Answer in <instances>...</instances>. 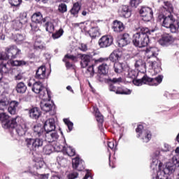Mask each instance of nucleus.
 I'll return each mask as SVG.
<instances>
[{
	"label": "nucleus",
	"instance_id": "f257e3e1",
	"mask_svg": "<svg viewBox=\"0 0 179 179\" xmlns=\"http://www.w3.org/2000/svg\"><path fill=\"white\" fill-rule=\"evenodd\" d=\"M163 10L164 12H167L168 15H159L157 17V22L162 23L164 27L169 29L176 21V18L171 15V12H173V4L169 1H164Z\"/></svg>",
	"mask_w": 179,
	"mask_h": 179
},
{
	"label": "nucleus",
	"instance_id": "f03ea898",
	"mask_svg": "<svg viewBox=\"0 0 179 179\" xmlns=\"http://www.w3.org/2000/svg\"><path fill=\"white\" fill-rule=\"evenodd\" d=\"M8 111L12 115L16 114V110L19 107V102L16 101H9V99L6 96L1 94L0 95V111H3L6 107H8Z\"/></svg>",
	"mask_w": 179,
	"mask_h": 179
},
{
	"label": "nucleus",
	"instance_id": "7ed1b4c3",
	"mask_svg": "<svg viewBox=\"0 0 179 179\" xmlns=\"http://www.w3.org/2000/svg\"><path fill=\"white\" fill-rule=\"evenodd\" d=\"M163 82V76H159L155 78H150L147 75H144V76L141 79H134L133 83L136 86H142V85H149V86H158Z\"/></svg>",
	"mask_w": 179,
	"mask_h": 179
},
{
	"label": "nucleus",
	"instance_id": "20e7f679",
	"mask_svg": "<svg viewBox=\"0 0 179 179\" xmlns=\"http://www.w3.org/2000/svg\"><path fill=\"white\" fill-rule=\"evenodd\" d=\"M32 92L39 95L40 99H44V97H48L50 99V94H51V92H50L41 82H35L33 84Z\"/></svg>",
	"mask_w": 179,
	"mask_h": 179
},
{
	"label": "nucleus",
	"instance_id": "39448f33",
	"mask_svg": "<svg viewBox=\"0 0 179 179\" xmlns=\"http://www.w3.org/2000/svg\"><path fill=\"white\" fill-rule=\"evenodd\" d=\"M133 43L139 48L146 47L149 44V36L147 34L137 32L133 36Z\"/></svg>",
	"mask_w": 179,
	"mask_h": 179
},
{
	"label": "nucleus",
	"instance_id": "423d86ee",
	"mask_svg": "<svg viewBox=\"0 0 179 179\" xmlns=\"http://www.w3.org/2000/svg\"><path fill=\"white\" fill-rule=\"evenodd\" d=\"M19 117H15L12 120H9V116L5 113H0V121L2 124L3 128L7 129L8 128H15L17 125V120Z\"/></svg>",
	"mask_w": 179,
	"mask_h": 179
},
{
	"label": "nucleus",
	"instance_id": "0eeeda50",
	"mask_svg": "<svg viewBox=\"0 0 179 179\" xmlns=\"http://www.w3.org/2000/svg\"><path fill=\"white\" fill-rule=\"evenodd\" d=\"M27 148L31 150H37L38 148L43 146V139L41 138H27L25 140Z\"/></svg>",
	"mask_w": 179,
	"mask_h": 179
},
{
	"label": "nucleus",
	"instance_id": "6e6552de",
	"mask_svg": "<svg viewBox=\"0 0 179 179\" xmlns=\"http://www.w3.org/2000/svg\"><path fill=\"white\" fill-rule=\"evenodd\" d=\"M45 96L42 99V101H41V108L42 111H44L45 113H50V111H52L54 110V103L51 102L50 101V99H51V94H50V98L48 96Z\"/></svg>",
	"mask_w": 179,
	"mask_h": 179
},
{
	"label": "nucleus",
	"instance_id": "1a4fd4ad",
	"mask_svg": "<svg viewBox=\"0 0 179 179\" xmlns=\"http://www.w3.org/2000/svg\"><path fill=\"white\" fill-rule=\"evenodd\" d=\"M157 55H159V49L156 47L148 48L145 50V57L147 62L156 59L157 61Z\"/></svg>",
	"mask_w": 179,
	"mask_h": 179
},
{
	"label": "nucleus",
	"instance_id": "9d476101",
	"mask_svg": "<svg viewBox=\"0 0 179 179\" xmlns=\"http://www.w3.org/2000/svg\"><path fill=\"white\" fill-rule=\"evenodd\" d=\"M6 59H15L17 58L18 55L20 54V50L17 48L16 45L10 46L6 49Z\"/></svg>",
	"mask_w": 179,
	"mask_h": 179
},
{
	"label": "nucleus",
	"instance_id": "9b49d317",
	"mask_svg": "<svg viewBox=\"0 0 179 179\" xmlns=\"http://www.w3.org/2000/svg\"><path fill=\"white\" fill-rule=\"evenodd\" d=\"M140 15L142 16L143 20L150 22L153 17V10L149 7L143 6L140 10Z\"/></svg>",
	"mask_w": 179,
	"mask_h": 179
},
{
	"label": "nucleus",
	"instance_id": "f8f14e48",
	"mask_svg": "<svg viewBox=\"0 0 179 179\" xmlns=\"http://www.w3.org/2000/svg\"><path fill=\"white\" fill-rule=\"evenodd\" d=\"M113 39L111 36H103L99 40V45L101 48H107L113 44Z\"/></svg>",
	"mask_w": 179,
	"mask_h": 179
},
{
	"label": "nucleus",
	"instance_id": "ddd939ff",
	"mask_svg": "<svg viewBox=\"0 0 179 179\" xmlns=\"http://www.w3.org/2000/svg\"><path fill=\"white\" fill-rule=\"evenodd\" d=\"M73 169L78 170V171H83L85 170V161L80 157H75L72 159Z\"/></svg>",
	"mask_w": 179,
	"mask_h": 179
},
{
	"label": "nucleus",
	"instance_id": "4468645a",
	"mask_svg": "<svg viewBox=\"0 0 179 179\" xmlns=\"http://www.w3.org/2000/svg\"><path fill=\"white\" fill-rule=\"evenodd\" d=\"M44 132L47 134L48 132H54L55 131V120L54 118H50L44 123Z\"/></svg>",
	"mask_w": 179,
	"mask_h": 179
},
{
	"label": "nucleus",
	"instance_id": "2eb2a0df",
	"mask_svg": "<svg viewBox=\"0 0 179 179\" xmlns=\"http://www.w3.org/2000/svg\"><path fill=\"white\" fill-rule=\"evenodd\" d=\"M46 72L47 69H45V66H41L36 70L35 78L38 79V80H44L48 78Z\"/></svg>",
	"mask_w": 179,
	"mask_h": 179
},
{
	"label": "nucleus",
	"instance_id": "dca6fc26",
	"mask_svg": "<svg viewBox=\"0 0 179 179\" xmlns=\"http://www.w3.org/2000/svg\"><path fill=\"white\" fill-rule=\"evenodd\" d=\"M107 82L109 85V90L110 92H117V87L114 85L113 83H122L123 80L122 78L120 77L118 78H108Z\"/></svg>",
	"mask_w": 179,
	"mask_h": 179
},
{
	"label": "nucleus",
	"instance_id": "f3484780",
	"mask_svg": "<svg viewBox=\"0 0 179 179\" xmlns=\"http://www.w3.org/2000/svg\"><path fill=\"white\" fill-rule=\"evenodd\" d=\"M148 64L149 66L154 70V72L155 73H159L162 71V63L160 62L159 59H157V60H149V62H148Z\"/></svg>",
	"mask_w": 179,
	"mask_h": 179
},
{
	"label": "nucleus",
	"instance_id": "a211bd4d",
	"mask_svg": "<svg viewBox=\"0 0 179 179\" xmlns=\"http://www.w3.org/2000/svg\"><path fill=\"white\" fill-rule=\"evenodd\" d=\"M173 41H174V38H173L171 35L169 34H164L159 40V43L161 45H167L168 44H171Z\"/></svg>",
	"mask_w": 179,
	"mask_h": 179
},
{
	"label": "nucleus",
	"instance_id": "6ab92c4d",
	"mask_svg": "<svg viewBox=\"0 0 179 179\" xmlns=\"http://www.w3.org/2000/svg\"><path fill=\"white\" fill-rule=\"evenodd\" d=\"M113 68L115 73H122V72H127L129 69L128 65L120 62L115 63Z\"/></svg>",
	"mask_w": 179,
	"mask_h": 179
},
{
	"label": "nucleus",
	"instance_id": "aec40b11",
	"mask_svg": "<svg viewBox=\"0 0 179 179\" xmlns=\"http://www.w3.org/2000/svg\"><path fill=\"white\" fill-rule=\"evenodd\" d=\"M162 167H163V163L159 161V159L157 157H153L151 159V165L150 168L155 171H157L158 170H162Z\"/></svg>",
	"mask_w": 179,
	"mask_h": 179
},
{
	"label": "nucleus",
	"instance_id": "412c9836",
	"mask_svg": "<svg viewBox=\"0 0 179 179\" xmlns=\"http://www.w3.org/2000/svg\"><path fill=\"white\" fill-rule=\"evenodd\" d=\"M121 57H122V52L120 50H115L110 55L109 59L111 62H115V64L121 59Z\"/></svg>",
	"mask_w": 179,
	"mask_h": 179
},
{
	"label": "nucleus",
	"instance_id": "4be33fe9",
	"mask_svg": "<svg viewBox=\"0 0 179 179\" xmlns=\"http://www.w3.org/2000/svg\"><path fill=\"white\" fill-rule=\"evenodd\" d=\"M44 135L46 142H48L49 143H51V142H55L59 136H58V133L56 131H49L48 133H45Z\"/></svg>",
	"mask_w": 179,
	"mask_h": 179
},
{
	"label": "nucleus",
	"instance_id": "5701e85b",
	"mask_svg": "<svg viewBox=\"0 0 179 179\" xmlns=\"http://www.w3.org/2000/svg\"><path fill=\"white\" fill-rule=\"evenodd\" d=\"M15 128V131L19 135V136H23V135L26 134L27 132V125L26 124H17L14 128H11L12 129Z\"/></svg>",
	"mask_w": 179,
	"mask_h": 179
},
{
	"label": "nucleus",
	"instance_id": "b1692460",
	"mask_svg": "<svg viewBox=\"0 0 179 179\" xmlns=\"http://www.w3.org/2000/svg\"><path fill=\"white\" fill-rule=\"evenodd\" d=\"M129 43H131V38L129 37V34H124L122 36V38L119 39L117 41L118 45L120 48L128 45Z\"/></svg>",
	"mask_w": 179,
	"mask_h": 179
},
{
	"label": "nucleus",
	"instance_id": "393cba45",
	"mask_svg": "<svg viewBox=\"0 0 179 179\" xmlns=\"http://www.w3.org/2000/svg\"><path fill=\"white\" fill-rule=\"evenodd\" d=\"M112 29L115 33H121V31H124L125 27H124V23L116 20L113 22Z\"/></svg>",
	"mask_w": 179,
	"mask_h": 179
},
{
	"label": "nucleus",
	"instance_id": "a878e982",
	"mask_svg": "<svg viewBox=\"0 0 179 179\" xmlns=\"http://www.w3.org/2000/svg\"><path fill=\"white\" fill-rule=\"evenodd\" d=\"M81 58L80 65L82 68H86L87 65H89V62L92 61V55H79Z\"/></svg>",
	"mask_w": 179,
	"mask_h": 179
},
{
	"label": "nucleus",
	"instance_id": "bb28decb",
	"mask_svg": "<svg viewBox=\"0 0 179 179\" xmlns=\"http://www.w3.org/2000/svg\"><path fill=\"white\" fill-rule=\"evenodd\" d=\"M134 66L139 72H145L146 71V64L141 59L135 60Z\"/></svg>",
	"mask_w": 179,
	"mask_h": 179
},
{
	"label": "nucleus",
	"instance_id": "cd10ccee",
	"mask_svg": "<svg viewBox=\"0 0 179 179\" xmlns=\"http://www.w3.org/2000/svg\"><path fill=\"white\" fill-rule=\"evenodd\" d=\"M120 15L122 16V17H126L128 19V17H131V15H132V13L131 11V9L129 8V6H122L120 8Z\"/></svg>",
	"mask_w": 179,
	"mask_h": 179
},
{
	"label": "nucleus",
	"instance_id": "c85d7f7f",
	"mask_svg": "<svg viewBox=\"0 0 179 179\" xmlns=\"http://www.w3.org/2000/svg\"><path fill=\"white\" fill-rule=\"evenodd\" d=\"M31 20L34 23H45V19L43 18V15L40 12L34 13L31 16Z\"/></svg>",
	"mask_w": 179,
	"mask_h": 179
},
{
	"label": "nucleus",
	"instance_id": "c756f323",
	"mask_svg": "<svg viewBox=\"0 0 179 179\" xmlns=\"http://www.w3.org/2000/svg\"><path fill=\"white\" fill-rule=\"evenodd\" d=\"M138 137L141 138V140L145 143H148L152 139V133L149 130H143L141 136Z\"/></svg>",
	"mask_w": 179,
	"mask_h": 179
},
{
	"label": "nucleus",
	"instance_id": "7c9ffc66",
	"mask_svg": "<svg viewBox=\"0 0 179 179\" xmlns=\"http://www.w3.org/2000/svg\"><path fill=\"white\" fill-rule=\"evenodd\" d=\"M15 90L17 93H19L20 94H23L24 93H26V90H27V86H26V84L23 82H20L17 84L15 87Z\"/></svg>",
	"mask_w": 179,
	"mask_h": 179
},
{
	"label": "nucleus",
	"instance_id": "2f4dec72",
	"mask_svg": "<svg viewBox=\"0 0 179 179\" xmlns=\"http://www.w3.org/2000/svg\"><path fill=\"white\" fill-rule=\"evenodd\" d=\"M33 129L34 135H35V136H38L40 138L41 136H44L45 134L44 131V129H43V127L40 125L34 126Z\"/></svg>",
	"mask_w": 179,
	"mask_h": 179
},
{
	"label": "nucleus",
	"instance_id": "473e14b6",
	"mask_svg": "<svg viewBox=\"0 0 179 179\" xmlns=\"http://www.w3.org/2000/svg\"><path fill=\"white\" fill-rule=\"evenodd\" d=\"M41 115L38 108H33L29 110V116L34 120H37Z\"/></svg>",
	"mask_w": 179,
	"mask_h": 179
},
{
	"label": "nucleus",
	"instance_id": "72a5a7b5",
	"mask_svg": "<svg viewBox=\"0 0 179 179\" xmlns=\"http://www.w3.org/2000/svg\"><path fill=\"white\" fill-rule=\"evenodd\" d=\"M79 10H80V5H79V3H75L72 8L70 10V13L71 15H73V16L78 17V13H79Z\"/></svg>",
	"mask_w": 179,
	"mask_h": 179
},
{
	"label": "nucleus",
	"instance_id": "f704fd0d",
	"mask_svg": "<svg viewBox=\"0 0 179 179\" xmlns=\"http://www.w3.org/2000/svg\"><path fill=\"white\" fill-rule=\"evenodd\" d=\"M89 35L92 38H96V37H99L100 36V31L99 27H92L89 31Z\"/></svg>",
	"mask_w": 179,
	"mask_h": 179
},
{
	"label": "nucleus",
	"instance_id": "c9c22d12",
	"mask_svg": "<svg viewBox=\"0 0 179 179\" xmlns=\"http://www.w3.org/2000/svg\"><path fill=\"white\" fill-rule=\"evenodd\" d=\"M29 173H31L33 176H35V179H48L50 177V174H38L37 172H32L31 170L29 169Z\"/></svg>",
	"mask_w": 179,
	"mask_h": 179
},
{
	"label": "nucleus",
	"instance_id": "e433bc0d",
	"mask_svg": "<svg viewBox=\"0 0 179 179\" xmlns=\"http://www.w3.org/2000/svg\"><path fill=\"white\" fill-rule=\"evenodd\" d=\"M25 38H26V37L24 36V35L21 34H17L13 36L14 41H15V43H17V44H22V43H23V41H24Z\"/></svg>",
	"mask_w": 179,
	"mask_h": 179
},
{
	"label": "nucleus",
	"instance_id": "4c0bfd02",
	"mask_svg": "<svg viewBox=\"0 0 179 179\" xmlns=\"http://www.w3.org/2000/svg\"><path fill=\"white\" fill-rule=\"evenodd\" d=\"M34 162H35L36 169H41V167L45 164L42 157H36L34 159Z\"/></svg>",
	"mask_w": 179,
	"mask_h": 179
},
{
	"label": "nucleus",
	"instance_id": "58836bf2",
	"mask_svg": "<svg viewBox=\"0 0 179 179\" xmlns=\"http://www.w3.org/2000/svg\"><path fill=\"white\" fill-rule=\"evenodd\" d=\"M108 66L107 64L103 63L99 66V71L102 73V75H106L108 73Z\"/></svg>",
	"mask_w": 179,
	"mask_h": 179
},
{
	"label": "nucleus",
	"instance_id": "ea45409f",
	"mask_svg": "<svg viewBox=\"0 0 179 179\" xmlns=\"http://www.w3.org/2000/svg\"><path fill=\"white\" fill-rule=\"evenodd\" d=\"M127 76L128 78H130L131 79H136L138 77V72H136L135 70H132L129 67V69L127 70Z\"/></svg>",
	"mask_w": 179,
	"mask_h": 179
},
{
	"label": "nucleus",
	"instance_id": "a19ab883",
	"mask_svg": "<svg viewBox=\"0 0 179 179\" xmlns=\"http://www.w3.org/2000/svg\"><path fill=\"white\" fill-rule=\"evenodd\" d=\"M34 47L35 50H44L45 48V44L41 42V41L37 40L35 41Z\"/></svg>",
	"mask_w": 179,
	"mask_h": 179
},
{
	"label": "nucleus",
	"instance_id": "79ce46f5",
	"mask_svg": "<svg viewBox=\"0 0 179 179\" xmlns=\"http://www.w3.org/2000/svg\"><path fill=\"white\" fill-rule=\"evenodd\" d=\"M168 29H170L171 33H178L179 24L177 21H175Z\"/></svg>",
	"mask_w": 179,
	"mask_h": 179
},
{
	"label": "nucleus",
	"instance_id": "37998d69",
	"mask_svg": "<svg viewBox=\"0 0 179 179\" xmlns=\"http://www.w3.org/2000/svg\"><path fill=\"white\" fill-rule=\"evenodd\" d=\"M64 155H67V156H69L70 157H72L73 156H76V152L75 151V149L72 148L71 147L66 148V150H64Z\"/></svg>",
	"mask_w": 179,
	"mask_h": 179
},
{
	"label": "nucleus",
	"instance_id": "c03bdc74",
	"mask_svg": "<svg viewBox=\"0 0 179 179\" xmlns=\"http://www.w3.org/2000/svg\"><path fill=\"white\" fill-rule=\"evenodd\" d=\"M54 149V147H52V145L51 144H47L43 148V153L45 155H51L52 153V150Z\"/></svg>",
	"mask_w": 179,
	"mask_h": 179
},
{
	"label": "nucleus",
	"instance_id": "a18cd8bd",
	"mask_svg": "<svg viewBox=\"0 0 179 179\" xmlns=\"http://www.w3.org/2000/svg\"><path fill=\"white\" fill-rule=\"evenodd\" d=\"M95 117L96 118V121L99 122V124H103L104 120L103 118V115L101 113H100V111H99L98 108L95 110Z\"/></svg>",
	"mask_w": 179,
	"mask_h": 179
},
{
	"label": "nucleus",
	"instance_id": "49530a36",
	"mask_svg": "<svg viewBox=\"0 0 179 179\" xmlns=\"http://www.w3.org/2000/svg\"><path fill=\"white\" fill-rule=\"evenodd\" d=\"M0 80L2 79V73H6L8 72V69L6 68V63L1 62L0 64Z\"/></svg>",
	"mask_w": 179,
	"mask_h": 179
},
{
	"label": "nucleus",
	"instance_id": "de8ad7c7",
	"mask_svg": "<svg viewBox=\"0 0 179 179\" xmlns=\"http://www.w3.org/2000/svg\"><path fill=\"white\" fill-rule=\"evenodd\" d=\"M55 149H57L59 152H63L64 153L65 150H66V141L64 140V145L57 144Z\"/></svg>",
	"mask_w": 179,
	"mask_h": 179
},
{
	"label": "nucleus",
	"instance_id": "09e8293b",
	"mask_svg": "<svg viewBox=\"0 0 179 179\" xmlns=\"http://www.w3.org/2000/svg\"><path fill=\"white\" fill-rule=\"evenodd\" d=\"M64 34V29H60L57 31L52 34V37L53 40H57V38H59Z\"/></svg>",
	"mask_w": 179,
	"mask_h": 179
},
{
	"label": "nucleus",
	"instance_id": "8fccbe9b",
	"mask_svg": "<svg viewBox=\"0 0 179 179\" xmlns=\"http://www.w3.org/2000/svg\"><path fill=\"white\" fill-rule=\"evenodd\" d=\"M11 65L13 66H23V65H26V62L23 60L11 61Z\"/></svg>",
	"mask_w": 179,
	"mask_h": 179
},
{
	"label": "nucleus",
	"instance_id": "3c124183",
	"mask_svg": "<svg viewBox=\"0 0 179 179\" xmlns=\"http://www.w3.org/2000/svg\"><path fill=\"white\" fill-rule=\"evenodd\" d=\"M45 29L46 31H48L49 33H52L54 31V24H52L51 22H48L45 23Z\"/></svg>",
	"mask_w": 179,
	"mask_h": 179
},
{
	"label": "nucleus",
	"instance_id": "603ef678",
	"mask_svg": "<svg viewBox=\"0 0 179 179\" xmlns=\"http://www.w3.org/2000/svg\"><path fill=\"white\" fill-rule=\"evenodd\" d=\"M12 24H13V29H15V30H17L19 29H22V22H20V20L13 21Z\"/></svg>",
	"mask_w": 179,
	"mask_h": 179
},
{
	"label": "nucleus",
	"instance_id": "864d4df0",
	"mask_svg": "<svg viewBox=\"0 0 179 179\" xmlns=\"http://www.w3.org/2000/svg\"><path fill=\"white\" fill-rule=\"evenodd\" d=\"M58 10L60 13H65L68 10V7L65 3H60L58 6Z\"/></svg>",
	"mask_w": 179,
	"mask_h": 179
},
{
	"label": "nucleus",
	"instance_id": "5fc2aeb1",
	"mask_svg": "<svg viewBox=\"0 0 179 179\" xmlns=\"http://www.w3.org/2000/svg\"><path fill=\"white\" fill-rule=\"evenodd\" d=\"M64 122L66 124V125H67L69 132H71V131H72L73 129V123H72V122L69 121L68 119H64Z\"/></svg>",
	"mask_w": 179,
	"mask_h": 179
},
{
	"label": "nucleus",
	"instance_id": "6e6d98bb",
	"mask_svg": "<svg viewBox=\"0 0 179 179\" xmlns=\"http://www.w3.org/2000/svg\"><path fill=\"white\" fill-rule=\"evenodd\" d=\"M109 167H111V169H115V162H117V159L115 157H109Z\"/></svg>",
	"mask_w": 179,
	"mask_h": 179
},
{
	"label": "nucleus",
	"instance_id": "4d7b16f0",
	"mask_svg": "<svg viewBox=\"0 0 179 179\" xmlns=\"http://www.w3.org/2000/svg\"><path fill=\"white\" fill-rule=\"evenodd\" d=\"M64 59H66L67 60L71 59V61H74L75 62H76V61H78V56L67 54L64 56Z\"/></svg>",
	"mask_w": 179,
	"mask_h": 179
},
{
	"label": "nucleus",
	"instance_id": "13d9d810",
	"mask_svg": "<svg viewBox=\"0 0 179 179\" xmlns=\"http://www.w3.org/2000/svg\"><path fill=\"white\" fill-rule=\"evenodd\" d=\"M78 177H79V173L76 171H73L68 175L69 179H76Z\"/></svg>",
	"mask_w": 179,
	"mask_h": 179
},
{
	"label": "nucleus",
	"instance_id": "bf43d9fd",
	"mask_svg": "<svg viewBox=\"0 0 179 179\" xmlns=\"http://www.w3.org/2000/svg\"><path fill=\"white\" fill-rule=\"evenodd\" d=\"M9 3L12 6H19L22 3V0H9Z\"/></svg>",
	"mask_w": 179,
	"mask_h": 179
},
{
	"label": "nucleus",
	"instance_id": "052dcab7",
	"mask_svg": "<svg viewBox=\"0 0 179 179\" xmlns=\"http://www.w3.org/2000/svg\"><path fill=\"white\" fill-rule=\"evenodd\" d=\"M107 146L111 150H115V148H117V145L114 143V141H107Z\"/></svg>",
	"mask_w": 179,
	"mask_h": 179
},
{
	"label": "nucleus",
	"instance_id": "680f3d73",
	"mask_svg": "<svg viewBox=\"0 0 179 179\" xmlns=\"http://www.w3.org/2000/svg\"><path fill=\"white\" fill-rule=\"evenodd\" d=\"M136 132L138 134V136H141L142 135V132H143V125L138 124L137 128L136 129Z\"/></svg>",
	"mask_w": 179,
	"mask_h": 179
},
{
	"label": "nucleus",
	"instance_id": "e2e57ef3",
	"mask_svg": "<svg viewBox=\"0 0 179 179\" xmlns=\"http://www.w3.org/2000/svg\"><path fill=\"white\" fill-rule=\"evenodd\" d=\"M139 3H141V0H130V5L133 8H137Z\"/></svg>",
	"mask_w": 179,
	"mask_h": 179
},
{
	"label": "nucleus",
	"instance_id": "0e129e2a",
	"mask_svg": "<svg viewBox=\"0 0 179 179\" xmlns=\"http://www.w3.org/2000/svg\"><path fill=\"white\" fill-rule=\"evenodd\" d=\"M83 179H93V176H92V173L89 171V169L86 170V173L83 178Z\"/></svg>",
	"mask_w": 179,
	"mask_h": 179
},
{
	"label": "nucleus",
	"instance_id": "69168bd1",
	"mask_svg": "<svg viewBox=\"0 0 179 179\" xmlns=\"http://www.w3.org/2000/svg\"><path fill=\"white\" fill-rule=\"evenodd\" d=\"M51 179H62V178L58 172H53L52 173Z\"/></svg>",
	"mask_w": 179,
	"mask_h": 179
},
{
	"label": "nucleus",
	"instance_id": "338daca9",
	"mask_svg": "<svg viewBox=\"0 0 179 179\" xmlns=\"http://www.w3.org/2000/svg\"><path fill=\"white\" fill-rule=\"evenodd\" d=\"M79 50H80V51H83V52H86V51H87V45L85 43H81L79 46Z\"/></svg>",
	"mask_w": 179,
	"mask_h": 179
},
{
	"label": "nucleus",
	"instance_id": "774afa93",
	"mask_svg": "<svg viewBox=\"0 0 179 179\" xmlns=\"http://www.w3.org/2000/svg\"><path fill=\"white\" fill-rule=\"evenodd\" d=\"M138 33L141 34H147L148 35V34H150V30L149 29V28H141V31Z\"/></svg>",
	"mask_w": 179,
	"mask_h": 179
}]
</instances>
